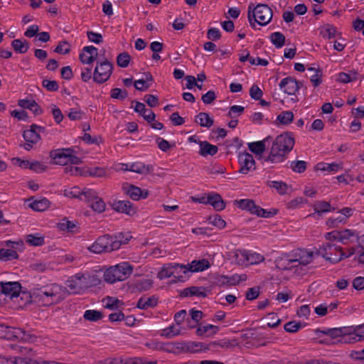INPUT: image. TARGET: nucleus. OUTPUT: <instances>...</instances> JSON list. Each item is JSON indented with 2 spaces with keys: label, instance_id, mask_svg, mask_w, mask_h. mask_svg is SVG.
<instances>
[{
  "label": "nucleus",
  "instance_id": "4c0bfd02",
  "mask_svg": "<svg viewBox=\"0 0 364 364\" xmlns=\"http://www.w3.org/2000/svg\"><path fill=\"white\" fill-rule=\"evenodd\" d=\"M310 80L314 87L318 86L321 82L322 73L320 70L314 68H309L307 69Z\"/></svg>",
  "mask_w": 364,
  "mask_h": 364
},
{
  "label": "nucleus",
  "instance_id": "423d86ee",
  "mask_svg": "<svg viewBox=\"0 0 364 364\" xmlns=\"http://www.w3.org/2000/svg\"><path fill=\"white\" fill-rule=\"evenodd\" d=\"M121 245V241L109 235H105L99 237L87 249L91 252L101 254L118 250Z\"/></svg>",
  "mask_w": 364,
  "mask_h": 364
},
{
  "label": "nucleus",
  "instance_id": "1a4fd4ad",
  "mask_svg": "<svg viewBox=\"0 0 364 364\" xmlns=\"http://www.w3.org/2000/svg\"><path fill=\"white\" fill-rule=\"evenodd\" d=\"M318 254L332 263L340 262L345 256V253L342 251L340 246H336L329 242L319 247Z\"/></svg>",
  "mask_w": 364,
  "mask_h": 364
},
{
  "label": "nucleus",
  "instance_id": "20e7f679",
  "mask_svg": "<svg viewBox=\"0 0 364 364\" xmlns=\"http://www.w3.org/2000/svg\"><path fill=\"white\" fill-rule=\"evenodd\" d=\"M314 252L305 249H297L292 251L284 259L285 265L284 269H291V267H297L300 265H307L314 259Z\"/></svg>",
  "mask_w": 364,
  "mask_h": 364
},
{
  "label": "nucleus",
  "instance_id": "2eb2a0df",
  "mask_svg": "<svg viewBox=\"0 0 364 364\" xmlns=\"http://www.w3.org/2000/svg\"><path fill=\"white\" fill-rule=\"evenodd\" d=\"M71 152H74V150L70 148L59 149L51 151L50 156L55 164L63 166L69 163V154Z\"/></svg>",
  "mask_w": 364,
  "mask_h": 364
},
{
  "label": "nucleus",
  "instance_id": "864d4df0",
  "mask_svg": "<svg viewBox=\"0 0 364 364\" xmlns=\"http://www.w3.org/2000/svg\"><path fill=\"white\" fill-rule=\"evenodd\" d=\"M268 186L277 190L279 194H284L287 190V186L282 181H269Z\"/></svg>",
  "mask_w": 364,
  "mask_h": 364
},
{
  "label": "nucleus",
  "instance_id": "ddd939ff",
  "mask_svg": "<svg viewBox=\"0 0 364 364\" xmlns=\"http://www.w3.org/2000/svg\"><path fill=\"white\" fill-rule=\"evenodd\" d=\"M238 163L240 164L239 173L247 174L255 169V161L252 154L244 152L238 155Z\"/></svg>",
  "mask_w": 364,
  "mask_h": 364
},
{
  "label": "nucleus",
  "instance_id": "9d476101",
  "mask_svg": "<svg viewBox=\"0 0 364 364\" xmlns=\"http://www.w3.org/2000/svg\"><path fill=\"white\" fill-rule=\"evenodd\" d=\"M113 70L112 64L107 60H98L93 73V80L99 84L109 80Z\"/></svg>",
  "mask_w": 364,
  "mask_h": 364
},
{
  "label": "nucleus",
  "instance_id": "0eeeda50",
  "mask_svg": "<svg viewBox=\"0 0 364 364\" xmlns=\"http://www.w3.org/2000/svg\"><path fill=\"white\" fill-rule=\"evenodd\" d=\"M235 262L240 265L257 264L264 260V257L256 252L237 250L234 253Z\"/></svg>",
  "mask_w": 364,
  "mask_h": 364
},
{
  "label": "nucleus",
  "instance_id": "412c9836",
  "mask_svg": "<svg viewBox=\"0 0 364 364\" xmlns=\"http://www.w3.org/2000/svg\"><path fill=\"white\" fill-rule=\"evenodd\" d=\"M124 190L125 193L134 200H138L140 198H146L149 195L148 191H143L134 185L127 184L124 186Z\"/></svg>",
  "mask_w": 364,
  "mask_h": 364
},
{
  "label": "nucleus",
  "instance_id": "3c124183",
  "mask_svg": "<svg viewBox=\"0 0 364 364\" xmlns=\"http://www.w3.org/2000/svg\"><path fill=\"white\" fill-rule=\"evenodd\" d=\"M248 148L252 152L256 154H261L265 150L264 141H259L256 142L249 143Z\"/></svg>",
  "mask_w": 364,
  "mask_h": 364
},
{
  "label": "nucleus",
  "instance_id": "9b49d317",
  "mask_svg": "<svg viewBox=\"0 0 364 364\" xmlns=\"http://www.w3.org/2000/svg\"><path fill=\"white\" fill-rule=\"evenodd\" d=\"M84 200L87 201L90 208L98 213H103L106 209V204L97 193L93 189H84L82 192Z\"/></svg>",
  "mask_w": 364,
  "mask_h": 364
},
{
  "label": "nucleus",
  "instance_id": "c756f323",
  "mask_svg": "<svg viewBox=\"0 0 364 364\" xmlns=\"http://www.w3.org/2000/svg\"><path fill=\"white\" fill-rule=\"evenodd\" d=\"M153 80V77L151 73H145V79L136 80L134 82V87L139 91H145L149 88Z\"/></svg>",
  "mask_w": 364,
  "mask_h": 364
},
{
  "label": "nucleus",
  "instance_id": "603ef678",
  "mask_svg": "<svg viewBox=\"0 0 364 364\" xmlns=\"http://www.w3.org/2000/svg\"><path fill=\"white\" fill-rule=\"evenodd\" d=\"M83 316L87 321H97L102 318V314L97 310H87L85 311Z\"/></svg>",
  "mask_w": 364,
  "mask_h": 364
},
{
  "label": "nucleus",
  "instance_id": "69168bd1",
  "mask_svg": "<svg viewBox=\"0 0 364 364\" xmlns=\"http://www.w3.org/2000/svg\"><path fill=\"white\" fill-rule=\"evenodd\" d=\"M247 275L243 274H233L230 277H228L229 285L235 286L238 284L240 282L247 280Z\"/></svg>",
  "mask_w": 364,
  "mask_h": 364
},
{
  "label": "nucleus",
  "instance_id": "ea45409f",
  "mask_svg": "<svg viewBox=\"0 0 364 364\" xmlns=\"http://www.w3.org/2000/svg\"><path fill=\"white\" fill-rule=\"evenodd\" d=\"M238 343L237 340H229V339H222L217 341L211 342L208 346H220L222 348H230L235 346H237Z\"/></svg>",
  "mask_w": 364,
  "mask_h": 364
},
{
  "label": "nucleus",
  "instance_id": "7ed1b4c3",
  "mask_svg": "<svg viewBox=\"0 0 364 364\" xmlns=\"http://www.w3.org/2000/svg\"><path fill=\"white\" fill-rule=\"evenodd\" d=\"M272 16V11L267 4H258L255 6L251 4L248 6L247 18L252 27H255L253 20L260 26H266L270 22Z\"/></svg>",
  "mask_w": 364,
  "mask_h": 364
},
{
  "label": "nucleus",
  "instance_id": "052dcab7",
  "mask_svg": "<svg viewBox=\"0 0 364 364\" xmlns=\"http://www.w3.org/2000/svg\"><path fill=\"white\" fill-rule=\"evenodd\" d=\"M153 284L152 280L149 279H145L137 282L135 288L140 291H147L151 288Z\"/></svg>",
  "mask_w": 364,
  "mask_h": 364
},
{
  "label": "nucleus",
  "instance_id": "c9c22d12",
  "mask_svg": "<svg viewBox=\"0 0 364 364\" xmlns=\"http://www.w3.org/2000/svg\"><path fill=\"white\" fill-rule=\"evenodd\" d=\"M357 237L358 235L355 231L346 229L344 230L340 231L339 242L343 244H347L350 242L353 241L354 240H356Z\"/></svg>",
  "mask_w": 364,
  "mask_h": 364
},
{
  "label": "nucleus",
  "instance_id": "4d7b16f0",
  "mask_svg": "<svg viewBox=\"0 0 364 364\" xmlns=\"http://www.w3.org/2000/svg\"><path fill=\"white\" fill-rule=\"evenodd\" d=\"M209 223L217 227L219 229H223L225 227V221L218 215L210 216L208 218Z\"/></svg>",
  "mask_w": 364,
  "mask_h": 364
},
{
  "label": "nucleus",
  "instance_id": "b1692460",
  "mask_svg": "<svg viewBox=\"0 0 364 364\" xmlns=\"http://www.w3.org/2000/svg\"><path fill=\"white\" fill-rule=\"evenodd\" d=\"M134 110L139 113L148 122H152L155 119L156 115L154 112L151 109H146L144 104L141 102H136Z\"/></svg>",
  "mask_w": 364,
  "mask_h": 364
},
{
  "label": "nucleus",
  "instance_id": "6e6d98bb",
  "mask_svg": "<svg viewBox=\"0 0 364 364\" xmlns=\"http://www.w3.org/2000/svg\"><path fill=\"white\" fill-rule=\"evenodd\" d=\"M306 200L303 198L302 197H298L291 200L287 204V208L288 209H296L302 207L305 203H306Z\"/></svg>",
  "mask_w": 364,
  "mask_h": 364
},
{
  "label": "nucleus",
  "instance_id": "4be33fe9",
  "mask_svg": "<svg viewBox=\"0 0 364 364\" xmlns=\"http://www.w3.org/2000/svg\"><path fill=\"white\" fill-rule=\"evenodd\" d=\"M112 208L117 212L132 215L135 213L132 203L128 200H117L112 203Z\"/></svg>",
  "mask_w": 364,
  "mask_h": 364
},
{
  "label": "nucleus",
  "instance_id": "a211bd4d",
  "mask_svg": "<svg viewBox=\"0 0 364 364\" xmlns=\"http://www.w3.org/2000/svg\"><path fill=\"white\" fill-rule=\"evenodd\" d=\"M281 90L289 95H295L299 89L298 82L293 77H287L281 80L279 85Z\"/></svg>",
  "mask_w": 364,
  "mask_h": 364
},
{
  "label": "nucleus",
  "instance_id": "bf43d9fd",
  "mask_svg": "<svg viewBox=\"0 0 364 364\" xmlns=\"http://www.w3.org/2000/svg\"><path fill=\"white\" fill-rule=\"evenodd\" d=\"M291 168L296 173H303L306 169V162L304 161H292Z\"/></svg>",
  "mask_w": 364,
  "mask_h": 364
},
{
  "label": "nucleus",
  "instance_id": "f8f14e48",
  "mask_svg": "<svg viewBox=\"0 0 364 364\" xmlns=\"http://www.w3.org/2000/svg\"><path fill=\"white\" fill-rule=\"evenodd\" d=\"M7 329L9 333L20 341L33 343L36 341L37 337L31 332H26L20 328H12L4 324H0V337H3L2 333Z\"/></svg>",
  "mask_w": 364,
  "mask_h": 364
},
{
  "label": "nucleus",
  "instance_id": "6ab92c4d",
  "mask_svg": "<svg viewBox=\"0 0 364 364\" xmlns=\"http://www.w3.org/2000/svg\"><path fill=\"white\" fill-rule=\"evenodd\" d=\"M181 348L183 352L196 353L203 350L205 351L210 348L208 345L201 342L190 341L180 343Z\"/></svg>",
  "mask_w": 364,
  "mask_h": 364
},
{
  "label": "nucleus",
  "instance_id": "680f3d73",
  "mask_svg": "<svg viewBox=\"0 0 364 364\" xmlns=\"http://www.w3.org/2000/svg\"><path fill=\"white\" fill-rule=\"evenodd\" d=\"M301 323L296 321L287 322L284 325V330L289 333H295L301 328Z\"/></svg>",
  "mask_w": 364,
  "mask_h": 364
},
{
  "label": "nucleus",
  "instance_id": "0e129e2a",
  "mask_svg": "<svg viewBox=\"0 0 364 364\" xmlns=\"http://www.w3.org/2000/svg\"><path fill=\"white\" fill-rule=\"evenodd\" d=\"M346 222V216L342 215L340 213L336 217H332L328 219L327 224L329 226L335 227L338 224L345 223Z\"/></svg>",
  "mask_w": 364,
  "mask_h": 364
},
{
  "label": "nucleus",
  "instance_id": "f03ea898",
  "mask_svg": "<svg viewBox=\"0 0 364 364\" xmlns=\"http://www.w3.org/2000/svg\"><path fill=\"white\" fill-rule=\"evenodd\" d=\"M294 139L290 134L278 136L274 141L268 156L264 158V161L278 164L284 161L287 155L292 150Z\"/></svg>",
  "mask_w": 364,
  "mask_h": 364
},
{
  "label": "nucleus",
  "instance_id": "79ce46f5",
  "mask_svg": "<svg viewBox=\"0 0 364 364\" xmlns=\"http://www.w3.org/2000/svg\"><path fill=\"white\" fill-rule=\"evenodd\" d=\"M358 73L350 71L349 73H340L337 75V80L342 83H348L357 80Z\"/></svg>",
  "mask_w": 364,
  "mask_h": 364
},
{
  "label": "nucleus",
  "instance_id": "338daca9",
  "mask_svg": "<svg viewBox=\"0 0 364 364\" xmlns=\"http://www.w3.org/2000/svg\"><path fill=\"white\" fill-rule=\"evenodd\" d=\"M42 85L50 92L57 91L59 88L58 84L55 80H43Z\"/></svg>",
  "mask_w": 364,
  "mask_h": 364
},
{
  "label": "nucleus",
  "instance_id": "8fccbe9b",
  "mask_svg": "<svg viewBox=\"0 0 364 364\" xmlns=\"http://www.w3.org/2000/svg\"><path fill=\"white\" fill-rule=\"evenodd\" d=\"M50 203L46 199L35 200L31 204V208L36 211H43L49 207Z\"/></svg>",
  "mask_w": 364,
  "mask_h": 364
},
{
  "label": "nucleus",
  "instance_id": "f704fd0d",
  "mask_svg": "<svg viewBox=\"0 0 364 364\" xmlns=\"http://www.w3.org/2000/svg\"><path fill=\"white\" fill-rule=\"evenodd\" d=\"M11 46L18 53H25L29 48V44L26 40L15 39L11 42Z\"/></svg>",
  "mask_w": 364,
  "mask_h": 364
},
{
  "label": "nucleus",
  "instance_id": "a19ab883",
  "mask_svg": "<svg viewBox=\"0 0 364 364\" xmlns=\"http://www.w3.org/2000/svg\"><path fill=\"white\" fill-rule=\"evenodd\" d=\"M26 242L31 246H41L44 244V237L40 234L28 235L26 238Z\"/></svg>",
  "mask_w": 364,
  "mask_h": 364
},
{
  "label": "nucleus",
  "instance_id": "a878e982",
  "mask_svg": "<svg viewBox=\"0 0 364 364\" xmlns=\"http://www.w3.org/2000/svg\"><path fill=\"white\" fill-rule=\"evenodd\" d=\"M153 171L154 167L151 165H147L140 161L130 164V171L132 172L146 175Z\"/></svg>",
  "mask_w": 364,
  "mask_h": 364
},
{
  "label": "nucleus",
  "instance_id": "473e14b6",
  "mask_svg": "<svg viewBox=\"0 0 364 364\" xmlns=\"http://www.w3.org/2000/svg\"><path fill=\"white\" fill-rule=\"evenodd\" d=\"M210 267L209 262L206 259L193 260L188 264V272H200Z\"/></svg>",
  "mask_w": 364,
  "mask_h": 364
},
{
  "label": "nucleus",
  "instance_id": "2f4dec72",
  "mask_svg": "<svg viewBox=\"0 0 364 364\" xmlns=\"http://www.w3.org/2000/svg\"><path fill=\"white\" fill-rule=\"evenodd\" d=\"M219 331V328L212 324H208L205 326H200L196 330V333L199 336H211L217 333Z\"/></svg>",
  "mask_w": 364,
  "mask_h": 364
},
{
  "label": "nucleus",
  "instance_id": "5fc2aeb1",
  "mask_svg": "<svg viewBox=\"0 0 364 364\" xmlns=\"http://www.w3.org/2000/svg\"><path fill=\"white\" fill-rule=\"evenodd\" d=\"M336 28L331 24L325 25L321 31V33L323 36V37L328 39L333 38L336 35Z\"/></svg>",
  "mask_w": 364,
  "mask_h": 364
},
{
  "label": "nucleus",
  "instance_id": "a18cd8bd",
  "mask_svg": "<svg viewBox=\"0 0 364 364\" xmlns=\"http://www.w3.org/2000/svg\"><path fill=\"white\" fill-rule=\"evenodd\" d=\"M173 264H164L158 272L157 277L161 280L171 277L173 275Z\"/></svg>",
  "mask_w": 364,
  "mask_h": 364
},
{
  "label": "nucleus",
  "instance_id": "dca6fc26",
  "mask_svg": "<svg viewBox=\"0 0 364 364\" xmlns=\"http://www.w3.org/2000/svg\"><path fill=\"white\" fill-rule=\"evenodd\" d=\"M98 56V50L93 46H88L83 48L80 53L79 58L83 64H92Z\"/></svg>",
  "mask_w": 364,
  "mask_h": 364
},
{
  "label": "nucleus",
  "instance_id": "de8ad7c7",
  "mask_svg": "<svg viewBox=\"0 0 364 364\" xmlns=\"http://www.w3.org/2000/svg\"><path fill=\"white\" fill-rule=\"evenodd\" d=\"M314 209L315 213L318 214L332 210L331 204L326 201H317L314 205Z\"/></svg>",
  "mask_w": 364,
  "mask_h": 364
},
{
  "label": "nucleus",
  "instance_id": "5701e85b",
  "mask_svg": "<svg viewBox=\"0 0 364 364\" xmlns=\"http://www.w3.org/2000/svg\"><path fill=\"white\" fill-rule=\"evenodd\" d=\"M210 290L204 287H191L183 289V295L184 296H198L205 298L208 296Z\"/></svg>",
  "mask_w": 364,
  "mask_h": 364
},
{
  "label": "nucleus",
  "instance_id": "13d9d810",
  "mask_svg": "<svg viewBox=\"0 0 364 364\" xmlns=\"http://www.w3.org/2000/svg\"><path fill=\"white\" fill-rule=\"evenodd\" d=\"M130 55L127 53H122L117 58V63L121 68H127L130 62Z\"/></svg>",
  "mask_w": 364,
  "mask_h": 364
},
{
  "label": "nucleus",
  "instance_id": "72a5a7b5",
  "mask_svg": "<svg viewBox=\"0 0 364 364\" xmlns=\"http://www.w3.org/2000/svg\"><path fill=\"white\" fill-rule=\"evenodd\" d=\"M157 305V299L155 296L140 298L137 302L136 306L141 309H147L154 307Z\"/></svg>",
  "mask_w": 364,
  "mask_h": 364
},
{
  "label": "nucleus",
  "instance_id": "4468645a",
  "mask_svg": "<svg viewBox=\"0 0 364 364\" xmlns=\"http://www.w3.org/2000/svg\"><path fill=\"white\" fill-rule=\"evenodd\" d=\"M0 286L1 293L10 299L17 297L21 292V287L17 282H1Z\"/></svg>",
  "mask_w": 364,
  "mask_h": 364
},
{
  "label": "nucleus",
  "instance_id": "09e8293b",
  "mask_svg": "<svg viewBox=\"0 0 364 364\" xmlns=\"http://www.w3.org/2000/svg\"><path fill=\"white\" fill-rule=\"evenodd\" d=\"M270 39L277 48H282L285 43V36L280 32L273 33L270 36Z\"/></svg>",
  "mask_w": 364,
  "mask_h": 364
},
{
  "label": "nucleus",
  "instance_id": "393cba45",
  "mask_svg": "<svg viewBox=\"0 0 364 364\" xmlns=\"http://www.w3.org/2000/svg\"><path fill=\"white\" fill-rule=\"evenodd\" d=\"M18 105L23 109L31 110L33 114L38 115L42 113V109L33 100L22 99L18 102Z\"/></svg>",
  "mask_w": 364,
  "mask_h": 364
},
{
  "label": "nucleus",
  "instance_id": "bb28decb",
  "mask_svg": "<svg viewBox=\"0 0 364 364\" xmlns=\"http://www.w3.org/2000/svg\"><path fill=\"white\" fill-rule=\"evenodd\" d=\"M199 154L203 156H207L208 155L214 156L218 151L217 146L213 145L206 141H199Z\"/></svg>",
  "mask_w": 364,
  "mask_h": 364
},
{
  "label": "nucleus",
  "instance_id": "37998d69",
  "mask_svg": "<svg viewBox=\"0 0 364 364\" xmlns=\"http://www.w3.org/2000/svg\"><path fill=\"white\" fill-rule=\"evenodd\" d=\"M316 166L318 170L327 171L333 173L337 172L342 168V165L336 163H318Z\"/></svg>",
  "mask_w": 364,
  "mask_h": 364
},
{
  "label": "nucleus",
  "instance_id": "aec40b11",
  "mask_svg": "<svg viewBox=\"0 0 364 364\" xmlns=\"http://www.w3.org/2000/svg\"><path fill=\"white\" fill-rule=\"evenodd\" d=\"M23 136L26 141L23 147L27 151L31 150L33 145L40 140V135L31 127L29 129L23 132Z\"/></svg>",
  "mask_w": 364,
  "mask_h": 364
},
{
  "label": "nucleus",
  "instance_id": "774afa93",
  "mask_svg": "<svg viewBox=\"0 0 364 364\" xmlns=\"http://www.w3.org/2000/svg\"><path fill=\"white\" fill-rule=\"evenodd\" d=\"M87 174L94 177H103L106 175V170L102 167H94L87 171Z\"/></svg>",
  "mask_w": 364,
  "mask_h": 364
},
{
  "label": "nucleus",
  "instance_id": "c85d7f7f",
  "mask_svg": "<svg viewBox=\"0 0 364 364\" xmlns=\"http://www.w3.org/2000/svg\"><path fill=\"white\" fill-rule=\"evenodd\" d=\"M208 204L211 205L213 208L220 211L225 208V203L219 194H212L207 196Z\"/></svg>",
  "mask_w": 364,
  "mask_h": 364
},
{
  "label": "nucleus",
  "instance_id": "e433bc0d",
  "mask_svg": "<svg viewBox=\"0 0 364 364\" xmlns=\"http://www.w3.org/2000/svg\"><path fill=\"white\" fill-rule=\"evenodd\" d=\"M196 122L201 127L209 128L213 124V119L206 112H200L196 116Z\"/></svg>",
  "mask_w": 364,
  "mask_h": 364
},
{
  "label": "nucleus",
  "instance_id": "f257e3e1",
  "mask_svg": "<svg viewBox=\"0 0 364 364\" xmlns=\"http://www.w3.org/2000/svg\"><path fill=\"white\" fill-rule=\"evenodd\" d=\"M97 277L89 273H77L67 281V289L57 284L37 286L32 289L33 296L47 304L58 303L68 294H81L87 288L97 284Z\"/></svg>",
  "mask_w": 364,
  "mask_h": 364
},
{
  "label": "nucleus",
  "instance_id": "e2e57ef3",
  "mask_svg": "<svg viewBox=\"0 0 364 364\" xmlns=\"http://www.w3.org/2000/svg\"><path fill=\"white\" fill-rule=\"evenodd\" d=\"M180 334V328L174 326H171L163 329L162 335L167 338H172Z\"/></svg>",
  "mask_w": 364,
  "mask_h": 364
},
{
  "label": "nucleus",
  "instance_id": "c03bdc74",
  "mask_svg": "<svg viewBox=\"0 0 364 364\" xmlns=\"http://www.w3.org/2000/svg\"><path fill=\"white\" fill-rule=\"evenodd\" d=\"M18 255L17 252L14 249H4L0 250V259L4 261L12 260L18 258Z\"/></svg>",
  "mask_w": 364,
  "mask_h": 364
},
{
  "label": "nucleus",
  "instance_id": "cd10ccee",
  "mask_svg": "<svg viewBox=\"0 0 364 364\" xmlns=\"http://www.w3.org/2000/svg\"><path fill=\"white\" fill-rule=\"evenodd\" d=\"M188 272V267L178 263L173 264V275L176 279L174 282H183L186 279V274Z\"/></svg>",
  "mask_w": 364,
  "mask_h": 364
},
{
  "label": "nucleus",
  "instance_id": "39448f33",
  "mask_svg": "<svg viewBox=\"0 0 364 364\" xmlns=\"http://www.w3.org/2000/svg\"><path fill=\"white\" fill-rule=\"evenodd\" d=\"M133 268L128 262H122L107 268L104 272V279L109 284L126 279L132 273Z\"/></svg>",
  "mask_w": 364,
  "mask_h": 364
},
{
  "label": "nucleus",
  "instance_id": "f3484780",
  "mask_svg": "<svg viewBox=\"0 0 364 364\" xmlns=\"http://www.w3.org/2000/svg\"><path fill=\"white\" fill-rule=\"evenodd\" d=\"M347 336L344 337L345 343H353L364 340V323L355 327H350Z\"/></svg>",
  "mask_w": 364,
  "mask_h": 364
},
{
  "label": "nucleus",
  "instance_id": "49530a36",
  "mask_svg": "<svg viewBox=\"0 0 364 364\" xmlns=\"http://www.w3.org/2000/svg\"><path fill=\"white\" fill-rule=\"evenodd\" d=\"M294 119V114L291 111H283L277 117V121L283 125L290 124Z\"/></svg>",
  "mask_w": 364,
  "mask_h": 364
},
{
  "label": "nucleus",
  "instance_id": "6e6552de",
  "mask_svg": "<svg viewBox=\"0 0 364 364\" xmlns=\"http://www.w3.org/2000/svg\"><path fill=\"white\" fill-rule=\"evenodd\" d=\"M238 207L242 210L249 211L251 214H255L258 217L269 218L274 216L277 213V210L272 209L267 210L257 205L254 200L250 199H241L237 201Z\"/></svg>",
  "mask_w": 364,
  "mask_h": 364
},
{
  "label": "nucleus",
  "instance_id": "58836bf2",
  "mask_svg": "<svg viewBox=\"0 0 364 364\" xmlns=\"http://www.w3.org/2000/svg\"><path fill=\"white\" fill-rule=\"evenodd\" d=\"M350 329L349 327L336 328L328 330V333L332 337H341V341L345 343L344 337L348 335Z\"/></svg>",
  "mask_w": 364,
  "mask_h": 364
},
{
  "label": "nucleus",
  "instance_id": "7c9ffc66",
  "mask_svg": "<svg viewBox=\"0 0 364 364\" xmlns=\"http://www.w3.org/2000/svg\"><path fill=\"white\" fill-rule=\"evenodd\" d=\"M58 227L60 230L68 231L73 233L78 232L79 228L77 223L68 220L66 218L61 220L58 223Z\"/></svg>",
  "mask_w": 364,
  "mask_h": 364
}]
</instances>
